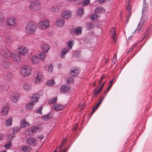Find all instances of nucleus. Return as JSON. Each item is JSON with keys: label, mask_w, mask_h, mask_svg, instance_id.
Masks as SVG:
<instances>
[{"label": "nucleus", "mask_w": 152, "mask_h": 152, "mask_svg": "<svg viewBox=\"0 0 152 152\" xmlns=\"http://www.w3.org/2000/svg\"><path fill=\"white\" fill-rule=\"evenodd\" d=\"M37 27V24L34 22H29L26 24L25 28V32L27 34H34Z\"/></svg>", "instance_id": "nucleus-1"}, {"label": "nucleus", "mask_w": 152, "mask_h": 152, "mask_svg": "<svg viewBox=\"0 0 152 152\" xmlns=\"http://www.w3.org/2000/svg\"><path fill=\"white\" fill-rule=\"evenodd\" d=\"M40 2L38 0H34L30 3L29 8L32 12H35L39 10L41 8Z\"/></svg>", "instance_id": "nucleus-2"}, {"label": "nucleus", "mask_w": 152, "mask_h": 152, "mask_svg": "<svg viewBox=\"0 0 152 152\" xmlns=\"http://www.w3.org/2000/svg\"><path fill=\"white\" fill-rule=\"evenodd\" d=\"M31 68L29 66L26 65L22 66L20 69V72L21 75L25 76L30 75L31 73Z\"/></svg>", "instance_id": "nucleus-3"}, {"label": "nucleus", "mask_w": 152, "mask_h": 152, "mask_svg": "<svg viewBox=\"0 0 152 152\" xmlns=\"http://www.w3.org/2000/svg\"><path fill=\"white\" fill-rule=\"evenodd\" d=\"M0 53L3 57L8 59L11 57L12 55V53L7 48L2 49L1 50Z\"/></svg>", "instance_id": "nucleus-4"}, {"label": "nucleus", "mask_w": 152, "mask_h": 152, "mask_svg": "<svg viewBox=\"0 0 152 152\" xmlns=\"http://www.w3.org/2000/svg\"><path fill=\"white\" fill-rule=\"evenodd\" d=\"M18 50L19 54L25 56L28 55V48L22 46L19 48Z\"/></svg>", "instance_id": "nucleus-5"}, {"label": "nucleus", "mask_w": 152, "mask_h": 152, "mask_svg": "<svg viewBox=\"0 0 152 152\" xmlns=\"http://www.w3.org/2000/svg\"><path fill=\"white\" fill-rule=\"evenodd\" d=\"M20 96V94L18 93L13 92L10 94V99L13 102L16 103Z\"/></svg>", "instance_id": "nucleus-6"}, {"label": "nucleus", "mask_w": 152, "mask_h": 152, "mask_svg": "<svg viewBox=\"0 0 152 152\" xmlns=\"http://www.w3.org/2000/svg\"><path fill=\"white\" fill-rule=\"evenodd\" d=\"M50 22L48 20H45L39 23V25L42 29H45L50 26Z\"/></svg>", "instance_id": "nucleus-7"}, {"label": "nucleus", "mask_w": 152, "mask_h": 152, "mask_svg": "<svg viewBox=\"0 0 152 152\" xmlns=\"http://www.w3.org/2000/svg\"><path fill=\"white\" fill-rule=\"evenodd\" d=\"M72 15L71 12L69 10H64L62 13V17L65 19H68L70 18Z\"/></svg>", "instance_id": "nucleus-8"}, {"label": "nucleus", "mask_w": 152, "mask_h": 152, "mask_svg": "<svg viewBox=\"0 0 152 152\" xmlns=\"http://www.w3.org/2000/svg\"><path fill=\"white\" fill-rule=\"evenodd\" d=\"M39 99V95L37 94H35L32 95L31 100V102L35 104L38 102Z\"/></svg>", "instance_id": "nucleus-9"}, {"label": "nucleus", "mask_w": 152, "mask_h": 152, "mask_svg": "<svg viewBox=\"0 0 152 152\" xmlns=\"http://www.w3.org/2000/svg\"><path fill=\"white\" fill-rule=\"evenodd\" d=\"M147 20V16L146 15H144L141 17V20L140 21L139 25L143 27L145 26L146 24V21Z\"/></svg>", "instance_id": "nucleus-10"}, {"label": "nucleus", "mask_w": 152, "mask_h": 152, "mask_svg": "<svg viewBox=\"0 0 152 152\" xmlns=\"http://www.w3.org/2000/svg\"><path fill=\"white\" fill-rule=\"evenodd\" d=\"M31 131L32 132L34 133L36 132H39L43 129V127L41 125L35 126L31 127Z\"/></svg>", "instance_id": "nucleus-11"}, {"label": "nucleus", "mask_w": 152, "mask_h": 152, "mask_svg": "<svg viewBox=\"0 0 152 152\" xmlns=\"http://www.w3.org/2000/svg\"><path fill=\"white\" fill-rule=\"evenodd\" d=\"M60 8V6L56 4L51 6L50 8V11L53 13H55L59 11Z\"/></svg>", "instance_id": "nucleus-12"}, {"label": "nucleus", "mask_w": 152, "mask_h": 152, "mask_svg": "<svg viewBox=\"0 0 152 152\" xmlns=\"http://www.w3.org/2000/svg\"><path fill=\"white\" fill-rule=\"evenodd\" d=\"M42 76L40 73H38L36 74V76L35 78V81L34 83L35 84H38L41 83L42 82Z\"/></svg>", "instance_id": "nucleus-13"}, {"label": "nucleus", "mask_w": 152, "mask_h": 152, "mask_svg": "<svg viewBox=\"0 0 152 152\" xmlns=\"http://www.w3.org/2000/svg\"><path fill=\"white\" fill-rule=\"evenodd\" d=\"M55 23L58 27H61L64 25V21L61 18L58 19L56 21Z\"/></svg>", "instance_id": "nucleus-14"}, {"label": "nucleus", "mask_w": 152, "mask_h": 152, "mask_svg": "<svg viewBox=\"0 0 152 152\" xmlns=\"http://www.w3.org/2000/svg\"><path fill=\"white\" fill-rule=\"evenodd\" d=\"M19 55H19H16L14 53H12L11 58L13 60L17 62H19L21 59V56Z\"/></svg>", "instance_id": "nucleus-15"}, {"label": "nucleus", "mask_w": 152, "mask_h": 152, "mask_svg": "<svg viewBox=\"0 0 152 152\" xmlns=\"http://www.w3.org/2000/svg\"><path fill=\"white\" fill-rule=\"evenodd\" d=\"M26 141L28 144L32 145L33 144H36L37 140L36 139L29 138L26 139Z\"/></svg>", "instance_id": "nucleus-16"}, {"label": "nucleus", "mask_w": 152, "mask_h": 152, "mask_svg": "<svg viewBox=\"0 0 152 152\" xmlns=\"http://www.w3.org/2000/svg\"><path fill=\"white\" fill-rule=\"evenodd\" d=\"M110 31L112 35L111 37L113 41L115 42L116 40V35L115 28H113L111 29Z\"/></svg>", "instance_id": "nucleus-17"}, {"label": "nucleus", "mask_w": 152, "mask_h": 152, "mask_svg": "<svg viewBox=\"0 0 152 152\" xmlns=\"http://www.w3.org/2000/svg\"><path fill=\"white\" fill-rule=\"evenodd\" d=\"M80 73V70L79 69H72L70 72V74L71 76H76Z\"/></svg>", "instance_id": "nucleus-18"}, {"label": "nucleus", "mask_w": 152, "mask_h": 152, "mask_svg": "<svg viewBox=\"0 0 152 152\" xmlns=\"http://www.w3.org/2000/svg\"><path fill=\"white\" fill-rule=\"evenodd\" d=\"M7 23L9 26H14L15 25V20L13 18H10L7 19Z\"/></svg>", "instance_id": "nucleus-19"}, {"label": "nucleus", "mask_w": 152, "mask_h": 152, "mask_svg": "<svg viewBox=\"0 0 152 152\" xmlns=\"http://www.w3.org/2000/svg\"><path fill=\"white\" fill-rule=\"evenodd\" d=\"M69 51V49L67 48L63 49L60 53L61 57L62 58H64L66 56V55Z\"/></svg>", "instance_id": "nucleus-20"}, {"label": "nucleus", "mask_w": 152, "mask_h": 152, "mask_svg": "<svg viewBox=\"0 0 152 152\" xmlns=\"http://www.w3.org/2000/svg\"><path fill=\"white\" fill-rule=\"evenodd\" d=\"M42 49L44 52H47L50 48V47L48 45L44 43L41 44V46Z\"/></svg>", "instance_id": "nucleus-21"}, {"label": "nucleus", "mask_w": 152, "mask_h": 152, "mask_svg": "<svg viewBox=\"0 0 152 152\" xmlns=\"http://www.w3.org/2000/svg\"><path fill=\"white\" fill-rule=\"evenodd\" d=\"M23 88L24 90L28 91L31 90V86L29 83H25L23 84Z\"/></svg>", "instance_id": "nucleus-22"}, {"label": "nucleus", "mask_w": 152, "mask_h": 152, "mask_svg": "<svg viewBox=\"0 0 152 152\" xmlns=\"http://www.w3.org/2000/svg\"><path fill=\"white\" fill-rule=\"evenodd\" d=\"M64 106L61 104H57L54 105L53 107V109L56 111H59L62 110Z\"/></svg>", "instance_id": "nucleus-23"}, {"label": "nucleus", "mask_w": 152, "mask_h": 152, "mask_svg": "<svg viewBox=\"0 0 152 152\" xmlns=\"http://www.w3.org/2000/svg\"><path fill=\"white\" fill-rule=\"evenodd\" d=\"M144 28V27H142L138 24L137 26V28H135L134 29V31L133 32V34H134L136 32V31L137 29V33H139L140 32H142V31Z\"/></svg>", "instance_id": "nucleus-24"}, {"label": "nucleus", "mask_w": 152, "mask_h": 152, "mask_svg": "<svg viewBox=\"0 0 152 152\" xmlns=\"http://www.w3.org/2000/svg\"><path fill=\"white\" fill-rule=\"evenodd\" d=\"M20 148L21 151L27 152L30 151L31 150V148L29 146L26 145L22 146Z\"/></svg>", "instance_id": "nucleus-25"}, {"label": "nucleus", "mask_w": 152, "mask_h": 152, "mask_svg": "<svg viewBox=\"0 0 152 152\" xmlns=\"http://www.w3.org/2000/svg\"><path fill=\"white\" fill-rule=\"evenodd\" d=\"M9 109L8 107L6 106H4L2 108V115H6L8 113Z\"/></svg>", "instance_id": "nucleus-26"}, {"label": "nucleus", "mask_w": 152, "mask_h": 152, "mask_svg": "<svg viewBox=\"0 0 152 152\" xmlns=\"http://www.w3.org/2000/svg\"><path fill=\"white\" fill-rule=\"evenodd\" d=\"M31 61L34 64H36L39 61V58L37 56L34 55L31 57Z\"/></svg>", "instance_id": "nucleus-27"}, {"label": "nucleus", "mask_w": 152, "mask_h": 152, "mask_svg": "<svg viewBox=\"0 0 152 152\" xmlns=\"http://www.w3.org/2000/svg\"><path fill=\"white\" fill-rule=\"evenodd\" d=\"M34 105L31 102L27 104L26 105V108L27 110H30L32 109L33 106Z\"/></svg>", "instance_id": "nucleus-28"}, {"label": "nucleus", "mask_w": 152, "mask_h": 152, "mask_svg": "<svg viewBox=\"0 0 152 152\" xmlns=\"http://www.w3.org/2000/svg\"><path fill=\"white\" fill-rule=\"evenodd\" d=\"M12 119L10 118L7 119L5 121V124L6 126H10L12 125Z\"/></svg>", "instance_id": "nucleus-29"}, {"label": "nucleus", "mask_w": 152, "mask_h": 152, "mask_svg": "<svg viewBox=\"0 0 152 152\" xmlns=\"http://www.w3.org/2000/svg\"><path fill=\"white\" fill-rule=\"evenodd\" d=\"M105 12V10L103 8L101 7H97L95 9V12L96 13H103Z\"/></svg>", "instance_id": "nucleus-30"}, {"label": "nucleus", "mask_w": 152, "mask_h": 152, "mask_svg": "<svg viewBox=\"0 0 152 152\" xmlns=\"http://www.w3.org/2000/svg\"><path fill=\"white\" fill-rule=\"evenodd\" d=\"M55 82L53 79H51L48 80L46 83L48 86H54Z\"/></svg>", "instance_id": "nucleus-31"}, {"label": "nucleus", "mask_w": 152, "mask_h": 152, "mask_svg": "<svg viewBox=\"0 0 152 152\" xmlns=\"http://www.w3.org/2000/svg\"><path fill=\"white\" fill-rule=\"evenodd\" d=\"M29 125V124L26 122L25 120H22L21 122L20 126L22 128L28 127Z\"/></svg>", "instance_id": "nucleus-32"}, {"label": "nucleus", "mask_w": 152, "mask_h": 152, "mask_svg": "<svg viewBox=\"0 0 152 152\" xmlns=\"http://www.w3.org/2000/svg\"><path fill=\"white\" fill-rule=\"evenodd\" d=\"M82 28L81 27L77 28L75 31V34L76 35H80L81 34Z\"/></svg>", "instance_id": "nucleus-33"}, {"label": "nucleus", "mask_w": 152, "mask_h": 152, "mask_svg": "<svg viewBox=\"0 0 152 152\" xmlns=\"http://www.w3.org/2000/svg\"><path fill=\"white\" fill-rule=\"evenodd\" d=\"M99 16L96 13L92 14L90 16V18L93 20H97L99 19Z\"/></svg>", "instance_id": "nucleus-34"}, {"label": "nucleus", "mask_w": 152, "mask_h": 152, "mask_svg": "<svg viewBox=\"0 0 152 152\" xmlns=\"http://www.w3.org/2000/svg\"><path fill=\"white\" fill-rule=\"evenodd\" d=\"M69 90V88L66 86H62L60 89V91L61 92H67Z\"/></svg>", "instance_id": "nucleus-35"}, {"label": "nucleus", "mask_w": 152, "mask_h": 152, "mask_svg": "<svg viewBox=\"0 0 152 152\" xmlns=\"http://www.w3.org/2000/svg\"><path fill=\"white\" fill-rule=\"evenodd\" d=\"M20 128L19 127H14L12 129V131L13 133L15 134L19 132Z\"/></svg>", "instance_id": "nucleus-36"}, {"label": "nucleus", "mask_w": 152, "mask_h": 152, "mask_svg": "<svg viewBox=\"0 0 152 152\" xmlns=\"http://www.w3.org/2000/svg\"><path fill=\"white\" fill-rule=\"evenodd\" d=\"M74 42V41H69L67 43V45L69 47L70 49L72 48V47L73 46Z\"/></svg>", "instance_id": "nucleus-37"}, {"label": "nucleus", "mask_w": 152, "mask_h": 152, "mask_svg": "<svg viewBox=\"0 0 152 152\" xmlns=\"http://www.w3.org/2000/svg\"><path fill=\"white\" fill-rule=\"evenodd\" d=\"M66 81L68 83L70 84L74 82V79L72 77H69L66 79Z\"/></svg>", "instance_id": "nucleus-38"}, {"label": "nucleus", "mask_w": 152, "mask_h": 152, "mask_svg": "<svg viewBox=\"0 0 152 152\" xmlns=\"http://www.w3.org/2000/svg\"><path fill=\"white\" fill-rule=\"evenodd\" d=\"M39 58L41 60L43 61L45 57V54L43 53H40L39 55Z\"/></svg>", "instance_id": "nucleus-39"}, {"label": "nucleus", "mask_w": 152, "mask_h": 152, "mask_svg": "<svg viewBox=\"0 0 152 152\" xmlns=\"http://www.w3.org/2000/svg\"><path fill=\"white\" fill-rule=\"evenodd\" d=\"M104 99V98L103 97H101L100 99H99V101L97 103V104H96V105L95 106V108H98L99 107V106L100 104L102 103V101Z\"/></svg>", "instance_id": "nucleus-40"}, {"label": "nucleus", "mask_w": 152, "mask_h": 152, "mask_svg": "<svg viewBox=\"0 0 152 152\" xmlns=\"http://www.w3.org/2000/svg\"><path fill=\"white\" fill-rule=\"evenodd\" d=\"M31 127L26 129L25 131V133L26 134L30 135L32 133L31 131Z\"/></svg>", "instance_id": "nucleus-41"}, {"label": "nucleus", "mask_w": 152, "mask_h": 152, "mask_svg": "<svg viewBox=\"0 0 152 152\" xmlns=\"http://www.w3.org/2000/svg\"><path fill=\"white\" fill-rule=\"evenodd\" d=\"M146 0H143V4L142 7V12L143 13L147 9L146 5L145 3V1Z\"/></svg>", "instance_id": "nucleus-42"}, {"label": "nucleus", "mask_w": 152, "mask_h": 152, "mask_svg": "<svg viewBox=\"0 0 152 152\" xmlns=\"http://www.w3.org/2000/svg\"><path fill=\"white\" fill-rule=\"evenodd\" d=\"M83 8H80L78 9L77 11V14L79 16L81 15L83 13Z\"/></svg>", "instance_id": "nucleus-43"}, {"label": "nucleus", "mask_w": 152, "mask_h": 152, "mask_svg": "<svg viewBox=\"0 0 152 152\" xmlns=\"http://www.w3.org/2000/svg\"><path fill=\"white\" fill-rule=\"evenodd\" d=\"M52 118V117L50 115H45L43 117V119L45 120L48 121Z\"/></svg>", "instance_id": "nucleus-44"}, {"label": "nucleus", "mask_w": 152, "mask_h": 152, "mask_svg": "<svg viewBox=\"0 0 152 152\" xmlns=\"http://www.w3.org/2000/svg\"><path fill=\"white\" fill-rule=\"evenodd\" d=\"M126 9L129 14V16L130 17L131 14V9L129 5H127L126 7Z\"/></svg>", "instance_id": "nucleus-45"}, {"label": "nucleus", "mask_w": 152, "mask_h": 152, "mask_svg": "<svg viewBox=\"0 0 152 152\" xmlns=\"http://www.w3.org/2000/svg\"><path fill=\"white\" fill-rule=\"evenodd\" d=\"M57 99L56 98H54L51 100H50L48 101V103L49 104H52L56 102Z\"/></svg>", "instance_id": "nucleus-46"}, {"label": "nucleus", "mask_w": 152, "mask_h": 152, "mask_svg": "<svg viewBox=\"0 0 152 152\" xmlns=\"http://www.w3.org/2000/svg\"><path fill=\"white\" fill-rule=\"evenodd\" d=\"M12 146V144L11 142L7 143L4 145V147L5 148H8L11 147Z\"/></svg>", "instance_id": "nucleus-47"}, {"label": "nucleus", "mask_w": 152, "mask_h": 152, "mask_svg": "<svg viewBox=\"0 0 152 152\" xmlns=\"http://www.w3.org/2000/svg\"><path fill=\"white\" fill-rule=\"evenodd\" d=\"M53 66L51 64L50 65L48 69V71L49 72H52Z\"/></svg>", "instance_id": "nucleus-48"}, {"label": "nucleus", "mask_w": 152, "mask_h": 152, "mask_svg": "<svg viewBox=\"0 0 152 152\" xmlns=\"http://www.w3.org/2000/svg\"><path fill=\"white\" fill-rule=\"evenodd\" d=\"M90 3V0H84L82 3L83 5H86Z\"/></svg>", "instance_id": "nucleus-49"}, {"label": "nucleus", "mask_w": 152, "mask_h": 152, "mask_svg": "<svg viewBox=\"0 0 152 152\" xmlns=\"http://www.w3.org/2000/svg\"><path fill=\"white\" fill-rule=\"evenodd\" d=\"M8 78L10 80H12L13 78V76L11 73H10L8 75Z\"/></svg>", "instance_id": "nucleus-50"}, {"label": "nucleus", "mask_w": 152, "mask_h": 152, "mask_svg": "<svg viewBox=\"0 0 152 152\" xmlns=\"http://www.w3.org/2000/svg\"><path fill=\"white\" fill-rule=\"evenodd\" d=\"M136 45H134L132 46L131 48L129 49L127 52V53H128L130 52L135 47Z\"/></svg>", "instance_id": "nucleus-51"}, {"label": "nucleus", "mask_w": 152, "mask_h": 152, "mask_svg": "<svg viewBox=\"0 0 152 152\" xmlns=\"http://www.w3.org/2000/svg\"><path fill=\"white\" fill-rule=\"evenodd\" d=\"M87 26L89 29L92 28L94 26V25L91 24H88L87 25Z\"/></svg>", "instance_id": "nucleus-52"}, {"label": "nucleus", "mask_w": 152, "mask_h": 152, "mask_svg": "<svg viewBox=\"0 0 152 152\" xmlns=\"http://www.w3.org/2000/svg\"><path fill=\"white\" fill-rule=\"evenodd\" d=\"M95 94L96 95L98 94L101 91H100V90L99 89H98L96 90V88L95 90Z\"/></svg>", "instance_id": "nucleus-53"}, {"label": "nucleus", "mask_w": 152, "mask_h": 152, "mask_svg": "<svg viewBox=\"0 0 152 152\" xmlns=\"http://www.w3.org/2000/svg\"><path fill=\"white\" fill-rule=\"evenodd\" d=\"M4 20V16L2 15H0V23L3 21Z\"/></svg>", "instance_id": "nucleus-54"}, {"label": "nucleus", "mask_w": 152, "mask_h": 152, "mask_svg": "<svg viewBox=\"0 0 152 152\" xmlns=\"http://www.w3.org/2000/svg\"><path fill=\"white\" fill-rule=\"evenodd\" d=\"M66 139H64L62 142L61 144H62V145H61V149L62 148V147L63 146V145L65 143H66Z\"/></svg>", "instance_id": "nucleus-55"}, {"label": "nucleus", "mask_w": 152, "mask_h": 152, "mask_svg": "<svg viewBox=\"0 0 152 152\" xmlns=\"http://www.w3.org/2000/svg\"><path fill=\"white\" fill-rule=\"evenodd\" d=\"M78 127V124H76L75 125L74 128H73L72 130L74 131H75L77 128Z\"/></svg>", "instance_id": "nucleus-56"}, {"label": "nucleus", "mask_w": 152, "mask_h": 152, "mask_svg": "<svg viewBox=\"0 0 152 152\" xmlns=\"http://www.w3.org/2000/svg\"><path fill=\"white\" fill-rule=\"evenodd\" d=\"M42 108V107H41L37 111V113L39 114H41L42 111L41 110V109Z\"/></svg>", "instance_id": "nucleus-57"}, {"label": "nucleus", "mask_w": 152, "mask_h": 152, "mask_svg": "<svg viewBox=\"0 0 152 152\" xmlns=\"http://www.w3.org/2000/svg\"><path fill=\"white\" fill-rule=\"evenodd\" d=\"M104 83H103L102 85L101 86H100V89H99L100 90V91H101V90L103 88V86H104V83Z\"/></svg>", "instance_id": "nucleus-58"}, {"label": "nucleus", "mask_w": 152, "mask_h": 152, "mask_svg": "<svg viewBox=\"0 0 152 152\" xmlns=\"http://www.w3.org/2000/svg\"><path fill=\"white\" fill-rule=\"evenodd\" d=\"M99 2L101 3L104 2L106 0H98Z\"/></svg>", "instance_id": "nucleus-59"}, {"label": "nucleus", "mask_w": 152, "mask_h": 152, "mask_svg": "<svg viewBox=\"0 0 152 152\" xmlns=\"http://www.w3.org/2000/svg\"><path fill=\"white\" fill-rule=\"evenodd\" d=\"M96 109H97V108H95V107L93 109L91 113H92L94 112L95 110H96Z\"/></svg>", "instance_id": "nucleus-60"}, {"label": "nucleus", "mask_w": 152, "mask_h": 152, "mask_svg": "<svg viewBox=\"0 0 152 152\" xmlns=\"http://www.w3.org/2000/svg\"><path fill=\"white\" fill-rule=\"evenodd\" d=\"M3 136L2 134H0V140H1L3 139Z\"/></svg>", "instance_id": "nucleus-61"}, {"label": "nucleus", "mask_w": 152, "mask_h": 152, "mask_svg": "<svg viewBox=\"0 0 152 152\" xmlns=\"http://www.w3.org/2000/svg\"><path fill=\"white\" fill-rule=\"evenodd\" d=\"M126 3H127V5H129V2H130V0H126Z\"/></svg>", "instance_id": "nucleus-62"}, {"label": "nucleus", "mask_w": 152, "mask_h": 152, "mask_svg": "<svg viewBox=\"0 0 152 152\" xmlns=\"http://www.w3.org/2000/svg\"><path fill=\"white\" fill-rule=\"evenodd\" d=\"M102 80L103 79H100L99 80V84H100L102 82Z\"/></svg>", "instance_id": "nucleus-63"}, {"label": "nucleus", "mask_w": 152, "mask_h": 152, "mask_svg": "<svg viewBox=\"0 0 152 152\" xmlns=\"http://www.w3.org/2000/svg\"><path fill=\"white\" fill-rule=\"evenodd\" d=\"M104 77L105 76L104 75H102L101 78L103 79Z\"/></svg>", "instance_id": "nucleus-64"}]
</instances>
